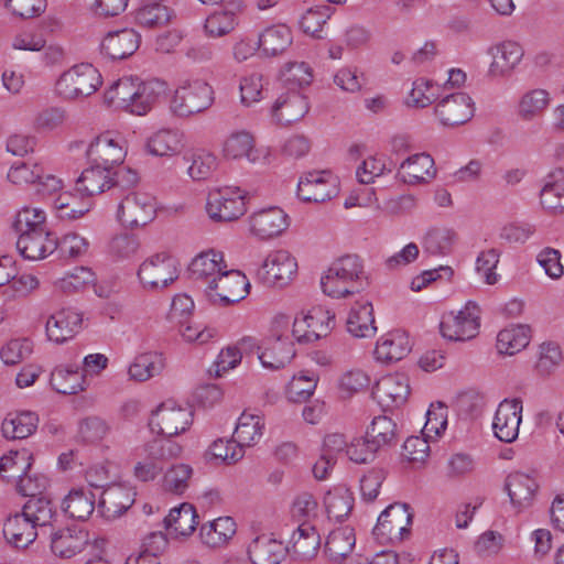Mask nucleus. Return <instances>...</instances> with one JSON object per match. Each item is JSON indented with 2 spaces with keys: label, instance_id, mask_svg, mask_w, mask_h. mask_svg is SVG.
<instances>
[{
  "label": "nucleus",
  "instance_id": "obj_52",
  "mask_svg": "<svg viewBox=\"0 0 564 564\" xmlns=\"http://www.w3.org/2000/svg\"><path fill=\"white\" fill-rule=\"evenodd\" d=\"M352 502L351 492L343 486L329 490L324 498L328 518L335 521H343L348 517L352 509Z\"/></svg>",
  "mask_w": 564,
  "mask_h": 564
},
{
  "label": "nucleus",
  "instance_id": "obj_59",
  "mask_svg": "<svg viewBox=\"0 0 564 564\" xmlns=\"http://www.w3.org/2000/svg\"><path fill=\"white\" fill-rule=\"evenodd\" d=\"M332 15L329 7H318L316 9H308L300 21V26L304 33L312 35L316 39H323L324 25Z\"/></svg>",
  "mask_w": 564,
  "mask_h": 564
},
{
  "label": "nucleus",
  "instance_id": "obj_2",
  "mask_svg": "<svg viewBox=\"0 0 564 564\" xmlns=\"http://www.w3.org/2000/svg\"><path fill=\"white\" fill-rule=\"evenodd\" d=\"M214 102V90L203 80L187 82L177 87L170 102L171 111L187 118L207 110Z\"/></svg>",
  "mask_w": 564,
  "mask_h": 564
},
{
  "label": "nucleus",
  "instance_id": "obj_3",
  "mask_svg": "<svg viewBox=\"0 0 564 564\" xmlns=\"http://www.w3.org/2000/svg\"><path fill=\"white\" fill-rule=\"evenodd\" d=\"M145 451L147 456L133 468L134 477L143 482L154 480L171 459L181 455L182 446L173 440L156 438L147 444Z\"/></svg>",
  "mask_w": 564,
  "mask_h": 564
},
{
  "label": "nucleus",
  "instance_id": "obj_5",
  "mask_svg": "<svg viewBox=\"0 0 564 564\" xmlns=\"http://www.w3.org/2000/svg\"><path fill=\"white\" fill-rule=\"evenodd\" d=\"M406 503H392L381 512L373 528V535L380 544L394 545L410 533L413 514Z\"/></svg>",
  "mask_w": 564,
  "mask_h": 564
},
{
  "label": "nucleus",
  "instance_id": "obj_43",
  "mask_svg": "<svg viewBox=\"0 0 564 564\" xmlns=\"http://www.w3.org/2000/svg\"><path fill=\"white\" fill-rule=\"evenodd\" d=\"M31 467L32 455L28 451H11L0 458V477L17 482Z\"/></svg>",
  "mask_w": 564,
  "mask_h": 564
},
{
  "label": "nucleus",
  "instance_id": "obj_51",
  "mask_svg": "<svg viewBox=\"0 0 564 564\" xmlns=\"http://www.w3.org/2000/svg\"><path fill=\"white\" fill-rule=\"evenodd\" d=\"M22 512L36 528L41 529L51 525L56 514L51 499L44 495L30 498L24 503Z\"/></svg>",
  "mask_w": 564,
  "mask_h": 564
},
{
  "label": "nucleus",
  "instance_id": "obj_32",
  "mask_svg": "<svg viewBox=\"0 0 564 564\" xmlns=\"http://www.w3.org/2000/svg\"><path fill=\"white\" fill-rule=\"evenodd\" d=\"M410 351L411 345L408 335L395 330L378 340L375 356L379 361L389 364L403 359Z\"/></svg>",
  "mask_w": 564,
  "mask_h": 564
},
{
  "label": "nucleus",
  "instance_id": "obj_17",
  "mask_svg": "<svg viewBox=\"0 0 564 564\" xmlns=\"http://www.w3.org/2000/svg\"><path fill=\"white\" fill-rule=\"evenodd\" d=\"M522 402L518 399L503 400L495 414L494 432L502 442L511 443L519 434L521 422Z\"/></svg>",
  "mask_w": 564,
  "mask_h": 564
},
{
  "label": "nucleus",
  "instance_id": "obj_13",
  "mask_svg": "<svg viewBox=\"0 0 564 564\" xmlns=\"http://www.w3.org/2000/svg\"><path fill=\"white\" fill-rule=\"evenodd\" d=\"M126 154L121 138L112 137L109 132L98 135L87 149L90 164L109 172L123 163Z\"/></svg>",
  "mask_w": 564,
  "mask_h": 564
},
{
  "label": "nucleus",
  "instance_id": "obj_61",
  "mask_svg": "<svg viewBox=\"0 0 564 564\" xmlns=\"http://www.w3.org/2000/svg\"><path fill=\"white\" fill-rule=\"evenodd\" d=\"M562 361L563 354L556 343L547 341L540 345L539 358L535 364V369L540 376H550Z\"/></svg>",
  "mask_w": 564,
  "mask_h": 564
},
{
  "label": "nucleus",
  "instance_id": "obj_35",
  "mask_svg": "<svg viewBox=\"0 0 564 564\" xmlns=\"http://www.w3.org/2000/svg\"><path fill=\"white\" fill-rule=\"evenodd\" d=\"M321 536L316 529L307 522H303L293 532L291 550L301 560L313 558L319 549Z\"/></svg>",
  "mask_w": 564,
  "mask_h": 564
},
{
  "label": "nucleus",
  "instance_id": "obj_11",
  "mask_svg": "<svg viewBox=\"0 0 564 564\" xmlns=\"http://www.w3.org/2000/svg\"><path fill=\"white\" fill-rule=\"evenodd\" d=\"M297 262L286 250L270 252L257 272L259 280L268 286H284L295 275Z\"/></svg>",
  "mask_w": 564,
  "mask_h": 564
},
{
  "label": "nucleus",
  "instance_id": "obj_55",
  "mask_svg": "<svg viewBox=\"0 0 564 564\" xmlns=\"http://www.w3.org/2000/svg\"><path fill=\"white\" fill-rule=\"evenodd\" d=\"M51 384L63 394H76L85 390V375L78 369L58 367L51 375Z\"/></svg>",
  "mask_w": 564,
  "mask_h": 564
},
{
  "label": "nucleus",
  "instance_id": "obj_10",
  "mask_svg": "<svg viewBox=\"0 0 564 564\" xmlns=\"http://www.w3.org/2000/svg\"><path fill=\"white\" fill-rule=\"evenodd\" d=\"M249 286L245 274L226 268L217 278L209 280L207 294L213 302L219 301L227 305L243 300Z\"/></svg>",
  "mask_w": 564,
  "mask_h": 564
},
{
  "label": "nucleus",
  "instance_id": "obj_44",
  "mask_svg": "<svg viewBox=\"0 0 564 564\" xmlns=\"http://www.w3.org/2000/svg\"><path fill=\"white\" fill-rule=\"evenodd\" d=\"M137 78L122 77L115 82L105 93L104 99L109 107L131 111Z\"/></svg>",
  "mask_w": 564,
  "mask_h": 564
},
{
  "label": "nucleus",
  "instance_id": "obj_12",
  "mask_svg": "<svg viewBox=\"0 0 564 564\" xmlns=\"http://www.w3.org/2000/svg\"><path fill=\"white\" fill-rule=\"evenodd\" d=\"M478 307L470 303L456 315L453 313L444 315L440 325L443 337L455 341L474 338L478 333Z\"/></svg>",
  "mask_w": 564,
  "mask_h": 564
},
{
  "label": "nucleus",
  "instance_id": "obj_50",
  "mask_svg": "<svg viewBox=\"0 0 564 564\" xmlns=\"http://www.w3.org/2000/svg\"><path fill=\"white\" fill-rule=\"evenodd\" d=\"M549 91L536 88L525 93L518 106V115L525 121L534 120L543 115L550 105Z\"/></svg>",
  "mask_w": 564,
  "mask_h": 564
},
{
  "label": "nucleus",
  "instance_id": "obj_41",
  "mask_svg": "<svg viewBox=\"0 0 564 564\" xmlns=\"http://www.w3.org/2000/svg\"><path fill=\"white\" fill-rule=\"evenodd\" d=\"M147 147L151 154L158 156L176 155L184 148L183 135L176 130L162 129L150 137Z\"/></svg>",
  "mask_w": 564,
  "mask_h": 564
},
{
  "label": "nucleus",
  "instance_id": "obj_63",
  "mask_svg": "<svg viewBox=\"0 0 564 564\" xmlns=\"http://www.w3.org/2000/svg\"><path fill=\"white\" fill-rule=\"evenodd\" d=\"M188 161L191 164L187 172L194 181L208 178L217 167V158L205 150L192 153Z\"/></svg>",
  "mask_w": 564,
  "mask_h": 564
},
{
  "label": "nucleus",
  "instance_id": "obj_1",
  "mask_svg": "<svg viewBox=\"0 0 564 564\" xmlns=\"http://www.w3.org/2000/svg\"><path fill=\"white\" fill-rule=\"evenodd\" d=\"M367 285L368 279L364 264L356 254H346L336 259L321 279L323 292L337 299L358 293Z\"/></svg>",
  "mask_w": 564,
  "mask_h": 564
},
{
  "label": "nucleus",
  "instance_id": "obj_62",
  "mask_svg": "<svg viewBox=\"0 0 564 564\" xmlns=\"http://www.w3.org/2000/svg\"><path fill=\"white\" fill-rule=\"evenodd\" d=\"M305 316L308 329L315 335V340L326 337L335 326V314L322 306L313 307Z\"/></svg>",
  "mask_w": 564,
  "mask_h": 564
},
{
  "label": "nucleus",
  "instance_id": "obj_16",
  "mask_svg": "<svg viewBox=\"0 0 564 564\" xmlns=\"http://www.w3.org/2000/svg\"><path fill=\"white\" fill-rule=\"evenodd\" d=\"M435 115L444 127L462 126L473 118L474 104L464 93L452 94L435 106Z\"/></svg>",
  "mask_w": 564,
  "mask_h": 564
},
{
  "label": "nucleus",
  "instance_id": "obj_28",
  "mask_svg": "<svg viewBox=\"0 0 564 564\" xmlns=\"http://www.w3.org/2000/svg\"><path fill=\"white\" fill-rule=\"evenodd\" d=\"M492 62L489 72L494 76L509 74L523 56L522 47L512 41L502 42L490 48Z\"/></svg>",
  "mask_w": 564,
  "mask_h": 564
},
{
  "label": "nucleus",
  "instance_id": "obj_45",
  "mask_svg": "<svg viewBox=\"0 0 564 564\" xmlns=\"http://www.w3.org/2000/svg\"><path fill=\"white\" fill-rule=\"evenodd\" d=\"M164 522L167 529L182 536L191 535L198 524L196 510L189 503H182L178 508L172 509Z\"/></svg>",
  "mask_w": 564,
  "mask_h": 564
},
{
  "label": "nucleus",
  "instance_id": "obj_19",
  "mask_svg": "<svg viewBox=\"0 0 564 564\" xmlns=\"http://www.w3.org/2000/svg\"><path fill=\"white\" fill-rule=\"evenodd\" d=\"M249 223L254 236L270 239L281 235L289 227V217L281 208L270 207L252 214Z\"/></svg>",
  "mask_w": 564,
  "mask_h": 564
},
{
  "label": "nucleus",
  "instance_id": "obj_21",
  "mask_svg": "<svg viewBox=\"0 0 564 564\" xmlns=\"http://www.w3.org/2000/svg\"><path fill=\"white\" fill-rule=\"evenodd\" d=\"M307 111V100L299 91L282 94L276 98L271 108L273 119L281 124L296 122L301 120Z\"/></svg>",
  "mask_w": 564,
  "mask_h": 564
},
{
  "label": "nucleus",
  "instance_id": "obj_53",
  "mask_svg": "<svg viewBox=\"0 0 564 564\" xmlns=\"http://www.w3.org/2000/svg\"><path fill=\"white\" fill-rule=\"evenodd\" d=\"M263 422L258 415L242 413L234 432V441L242 449L254 445L262 436Z\"/></svg>",
  "mask_w": 564,
  "mask_h": 564
},
{
  "label": "nucleus",
  "instance_id": "obj_24",
  "mask_svg": "<svg viewBox=\"0 0 564 564\" xmlns=\"http://www.w3.org/2000/svg\"><path fill=\"white\" fill-rule=\"evenodd\" d=\"M140 36L132 29L109 32L101 42V51L112 59L132 55L139 47Z\"/></svg>",
  "mask_w": 564,
  "mask_h": 564
},
{
  "label": "nucleus",
  "instance_id": "obj_58",
  "mask_svg": "<svg viewBox=\"0 0 564 564\" xmlns=\"http://www.w3.org/2000/svg\"><path fill=\"white\" fill-rule=\"evenodd\" d=\"M243 457V449L232 441L221 438L215 441L205 453L207 462L219 460L226 464H232Z\"/></svg>",
  "mask_w": 564,
  "mask_h": 564
},
{
  "label": "nucleus",
  "instance_id": "obj_26",
  "mask_svg": "<svg viewBox=\"0 0 564 564\" xmlns=\"http://www.w3.org/2000/svg\"><path fill=\"white\" fill-rule=\"evenodd\" d=\"M36 527L23 512L9 516L3 523V535L8 543L24 549L37 536Z\"/></svg>",
  "mask_w": 564,
  "mask_h": 564
},
{
  "label": "nucleus",
  "instance_id": "obj_38",
  "mask_svg": "<svg viewBox=\"0 0 564 564\" xmlns=\"http://www.w3.org/2000/svg\"><path fill=\"white\" fill-rule=\"evenodd\" d=\"M227 268L223 254L209 250L198 254L189 264V272L193 279L202 280L209 284V280L217 278Z\"/></svg>",
  "mask_w": 564,
  "mask_h": 564
},
{
  "label": "nucleus",
  "instance_id": "obj_15",
  "mask_svg": "<svg viewBox=\"0 0 564 564\" xmlns=\"http://www.w3.org/2000/svg\"><path fill=\"white\" fill-rule=\"evenodd\" d=\"M336 194L337 185L328 171L308 172L297 185V196L306 203H324Z\"/></svg>",
  "mask_w": 564,
  "mask_h": 564
},
{
  "label": "nucleus",
  "instance_id": "obj_46",
  "mask_svg": "<svg viewBox=\"0 0 564 564\" xmlns=\"http://www.w3.org/2000/svg\"><path fill=\"white\" fill-rule=\"evenodd\" d=\"M236 533V523L230 517H220L200 528L203 542L212 547L225 544Z\"/></svg>",
  "mask_w": 564,
  "mask_h": 564
},
{
  "label": "nucleus",
  "instance_id": "obj_49",
  "mask_svg": "<svg viewBox=\"0 0 564 564\" xmlns=\"http://www.w3.org/2000/svg\"><path fill=\"white\" fill-rule=\"evenodd\" d=\"M223 151L225 156L229 159L238 160L246 158L251 162L257 160L254 139L247 131L231 133L226 139Z\"/></svg>",
  "mask_w": 564,
  "mask_h": 564
},
{
  "label": "nucleus",
  "instance_id": "obj_9",
  "mask_svg": "<svg viewBox=\"0 0 564 564\" xmlns=\"http://www.w3.org/2000/svg\"><path fill=\"white\" fill-rule=\"evenodd\" d=\"M138 278L147 290L164 289L178 278L176 260L165 252L153 254L141 263Z\"/></svg>",
  "mask_w": 564,
  "mask_h": 564
},
{
  "label": "nucleus",
  "instance_id": "obj_31",
  "mask_svg": "<svg viewBox=\"0 0 564 564\" xmlns=\"http://www.w3.org/2000/svg\"><path fill=\"white\" fill-rule=\"evenodd\" d=\"M346 325L347 330L354 337L367 338L375 336L377 327L372 304L369 301L356 302L350 308Z\"/></svg>",
  "mask_w": 564,
  "mask_h": 564
},
{
  "label": "nucleus",
  "instance_id": "obj_18",
  "mask_svg": "<svg viewBox=\"0 0 564 564\" xmlns=\"http://www.w3.org/2000/svg\"><path fill=\"white\" fill-rule=\"evenodd\" d=\"M17 249L25 259L41 260L57 249V238L46 228L33 229L19 236Z\"/></svg>",
  "mask_w": 564,
  "mask_h": 564
},
{
  "label": "nucleus",
  "instance_id": "obj_4",
  "mask_svg": "<svg viewBox=\"0 0 564 564\" xmlns=\"http://www.w3.org/2000/svg\"><path fill=\"white\" fill-rule=\"evenodd\" d=\"M102 84L101 75L91 64L75 65L64 72L56 83V91L65 99L94 94Z\"/></svg>",
  "mask_w": 564,
  "mask_h": 564
},
{
  "label": "nucleus",
  "instance_id": "obj_7",
  "mask_svg": "<svg viewBox=\"0 0 564 564\" xmlns=\"http://www.w3.org/2000/svg\"><path fill=\"white\" fill-rule=\"evenodd\" d=\"M193 413L189 408L176 404L173 400L163 402L152 414L150 426L152 431L164 438L184 433L192 424Z\"/></svg>",
  "mask_w": 564,
  "mask_h": 564
},
{
  "label": "nucleus",
  "instance_id": "obj_34",
  "mask_svg": "<svg viewBox=\"0 0 564 564\" xmlns=\"http://www.w3.org/2000/svg\"><path fill=\"white\" fill-rule=\"evenodd\" d=\"M248 554L253 564H279L285 555V547L269 535H260L249 544Z\"/></svg>",
  "mask_w": 564,
  "mask_h": 564
},
{
  "label": "nucleus",
  "instance_id": "obj_37",
  "mask_svg": "<svg viewBox=\"0 0 564 564\" xmlns=\"http://www.w3.org/2000/svg\"><path fill=\"white\" fill-rule=\"evenodd\" d=\"M112 187V172L95 164L84 170L76 181V189L86 196L100 194Z\"/></svg>",
  "mask_w": 564,
  "mask_h": 564
},
{
  "label": "nucleus",
  "instance_id": "obj_54",
  "mask_svg": "<svg viewBox=\"0 0 564 564\" xmlns=\"http://www.w3.org/2000/svg\"><path fill=\"white\" fill-rule=\"evenodd\" d=\"M367 435L379 449L395 445L398 443L397 423L386 415L376 416L367 431Z\"/></svg>",
  "mask_w": 564,
  "mask_h": 564
},
{
  "label": "nucleus",
  "instance_id": "obj_25",
  "mask_svg": "<svg viewBox=\"0 0 564 564\" xmlns=\"http://www.w3.org/2000/svg\"><path fill=\"white\" fill-rule=\"evenodd\" d=\"M133 496L131 489L124 486H110L101 492L98 509L107 519L117 518L133 505Z\"/></svg>",
  "mask_w": 564,
  "mask_h": 564
},
{
  "label": "nucleus",
  "instance_id": "obj_23",
  "mask_svg": "<svg viewBox=\"0 0 564 564\" xmlns=\"http://www.w3.org/2000/svg\"><path fill=\"white\" fill-rule=\"evenodd\" d=\"M295 356L292 341L283 338L280 333L274 339H265L263 350L258 355L262 366L270 370H279L291 362Z\"/></svg>",
  "mask_w": 564,
  "mask_h": 564
},
{
  "label": "nucleus",
  "instance_id": "obj_56",
  "mask_svg": "<svg viewBox=\"0 0 564 564\" xmlns=\"http://www.w3.org/2000/svg\"><path fill=\"white\" fill-rule=\"evenodd\" d=\"M163 368L162 357L148 352L139 355L129 367V376L135 381H145L159 375Z\"/></svg>",
  "mask_w": 564,
  "mask_h": 564
},
{
  "label": "nucleus",
  "instance_id": "obj_47",
  "mask_svg": "<svg viewBox=\"0 0 564 564\" xmlns=\"http://www.w3.org/2000/svg\"><path fill=\"white\" fill-rule=\"evenodd\" d=\"M173 18L174 12L170 8L152 3L138 9L134 20L142 29L158 30L167 26Z\"/></svg>",
  "mask_w": 564,
  "mask_h": 564
},
{
  "label": "nucleus",
  "instance_id": "obj_14",
  "mask_svg": "<svg viewBox=\"0 0 564 564\" xmlns=\"http://www.w3.org/2000/svg\"><path fill=\"white\" fill-rule=\"evenodd\" d=\"M372 395L384 410L402 406L410 395L409 378L404 373H390L379 379Z\"/></svg>",
  "mask_w": 564,
  "mask_h": 564
},
{
  "label": "nucleus",
  "instance_id": "obj_42",
  "mask_svg": "<svg viewBox=\"0 0 564 564\" xmlns=\"http://www.w3.org/2000/svg\"><path fill=\"white\" fill-rule=\"evenodd\" d=\"M530 333L527 325H516L500 330L496 344L499 354L512 356L524 349L530 343Z\"/></svg>",
  "mask_w": 564,
  "mask_h": 564
},
{
  "label": "nucleus",
  "instance_id": "obj_64",
  "mask_svg": "<svg viewBox=\"0 0 564 564\" xmlns=\"http://www.w3.org/2000/svg\"><path fill=\"white\" fill-rule=\"evenodd\" d=\"M54 206L62 219H77L89 210L87 202H83L76 195L67 192L59 194L54 199Z\"/></svg>",
  "mask_w": 564,
  "mask_h": 564
},
{
  "label": "nucleus",
  "instance_id": "obj_57",
  "mask_svg": "<svg viewBox=\"0 0 564 564\" xmlns=\"http://www.w3.org/2000/svg\"><path fill=\"white\" fill-rule=\"evenodd\" d=\"M280 78L290 91H297V88L312 83L313 72L304 62H290L281 70Z\"/></svg>",
  "mask_w": 564,
  "mask_h": 564
},
{
  "label": "nucleus",
  "instance_id": "obj_22",
  "mask_svg": "<svg viewBox=\"0 0 564 564\" xmlns=\"http://www.w3.org/2000/svg\"><path fill=\"white\" fill-rule=\"evenodd\" d=\"M82 324V316L72 310H61L52 314L46 323V336L51 341L63 344L73 338Z\"/></svg>",
  "mask_w": 564,
  "mask_h": 564
},
{
  "label": "nucleus",
  "instance_id": "obj_60",
  "mask_svg": "<svg viewBox=\"0 0 564 564\" xmlns=\"http://www.w3.org/2000/svg\"><path fill=\"white\" fill-rule=\"evenodd\" d=\"M455 240V232L447 228H433L427 231L423 247L431 254H447Z\"/></svg>",
  "mask_w": 564,
  "mask_h": 564
},
{
  "label": "nucleus",
  "instance_id": "obj_48",
  "mask_svg": "<svg viewBox=\"0 0 564 564\" xmlns=\"http://www.w3.org/2000/svg\"><path fill=\"white\" fill-rule=\"evenodd\" d=\"M63 510L70 518L85 521L95 510V495L84 489L72 490L64 500Z\"/></svg>",
  "mask_w": 564,
  "mask_h": 564
},
{
  "label": "nucleus",
  "instance_id": "obj_20",
  "mask_svg": "<svg viewBox=\"0 0 564 564\" xmlns=\"http://www.w3.org/2000/svg\"><path fill=\"white\" fill-rule=\"evenodd\" d=\"M505 488L513 507L522 510L532 506L539 484L533 476L514 471L506 478Z\"/></svg>",
  "mask_w": 564,
  "mask_h": 564
},
{
  "label": "nucleus",
  "instance_id": "obj_30",
  "mask_svg": "<svg viewBox=\"0 0 564 564\" xmlns=\"http://www.w3.org/2000/svg\"><path fill=\"white\" fill-rule=\"evenodd\" d=\"M402 181L408 184H417L432 180L436 170L434 160L427 153H417L402 162L399 172Z\"/></svg>",
  "mask_w": 564,
  "mask_h": 564
},
{
  "label": "nucleus",
  "instance_id": "obj_40",
  "mask_svg": "<svg viewBox=\"0 0 564 564\" xmlns=\"http://www.w3.org/2000/svg\"><path fill=\"white\" fill-rule=\"evenodd\" d=\"M356 544L354 530L349 527L338 528L332 531L325 543V552L328 557L338 563L351 556Z\"/></svg>",
  "mask_w": 564,
  "mask_h": 564
},
{
  "label": "nucleus",
  "instance_id": "obj_6",
  "mask_svg": "<svg viewBox=\"0 0 564 564\" xmlns=\"http://www.w3.org/2000/svg\"><path fill=\"white\" fill-rule=\"evenodd\" d=\"M206 210L216 223L234 221L245 215L246 196L239 187H221L209 192Z\"/></svg>",
  "mask_w": 564,
  "mask_h": 564
},
{
  "label": "nucleus",
  "instance_id": "obj_33",
  "mask_svg": "<svg viewBox=\"0 0 564 564\" xmlns=\"http://www.w3.org/2000/svg\"><path fill=\"white\" fill-rule=\"evenodd\" d=\"M137 94L133 96L131 113L143 116L150 111L163 97L166 85L160 80L139 82L135 83Z\"/></svg>",
  "mask_w": 564,
  "mask_h": 564
},
{
  "label": "nucleus",
  "instance_id": "obj_29",
  "mask_svg": "<svg viewBox=\"0 0 564 564\" xmlns=\"http://www.w3.org/2000/svg\"><path fill=\"white\" fill-rule=\"evenodd\" d=\"M542 207L551 214L564 213V170L551 172L540 192Z\"/></svg>",
  "mask_w": 564,
  "mask_h": 564
},
{
  "label": "nucleus",
  "instance_id": "obj_8",
  "mask_svg": "<svg viewBox=\"0 0 564 564\" xmlns=\"http://www.w3.org/2000/svg\"><path fill=\"white\" fill-rule=\"evenodd\" d=\"M156 216V200L145 192H130L118 206V219L130 228L143 227Z\"/></svg>",
  "mask_w": 564,
  "mask_h": 564
},
{
  "label": "nucleus",
  "instance_id": "obj_27",
  "mask_svg": "<svg viewBox=\"0 0 564 564\" xmlns=\"http://www.w3.org/2000/svg\"><path fill=\"white\" fill-rule=\"evenodd\" d=\"M87 533L70 528L59 529L51 534V550L61 558H70L86 546Z\"/></svg>",
  "mask_w": 564,
  "mask_h": 564
},
{
  "label": "nucleus",
  "instance_id": "obj_36",
  "mask_svg": "<svg viewBox=\"0 0 564 564\" xmlns=\"http://www.w3.org/2000/svg\"><path fill=\"white\" fill-rule=\"evenodd\" d=\"M293 41L291 29L282 23L267 28L258 39L259 48L268 56L283 53Z\"/></svg>",
  "mask_w": 564,
  "mask_h": 564
},
{
  "label": "nucleus",
  "instance_id": "obj_39",
  "mask_svg": "<svg viewBox=\"0 0 564 564\" xmlns=\"http://www.w3.org/2000/svg\"><path fill=\"white\" fill-rule=\"evenodd\" d=\"M39 417L35 413L24 411L9 414L2 422V434L10 440H24L37 429Z\"/></svg>",
  "mask_w": 564,
  "mask_h": 564
}]
</instances>
